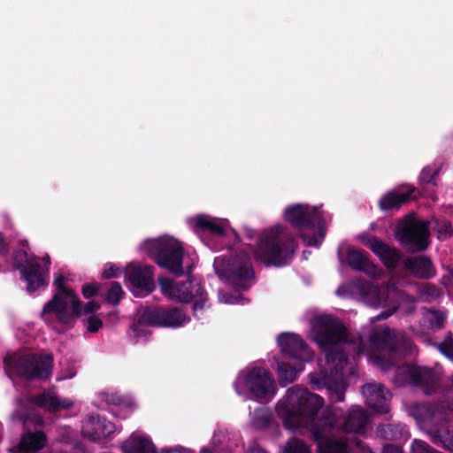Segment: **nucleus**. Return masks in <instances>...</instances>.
I'll return each mask as SVG.
<instances>
[{
  "mask_svg": "<svg viewBox=\"0 0 453 453\" xmlns=\"http://www.w3.org/2000/svg\"><path fill=\"white\" fill-rule=\"evenodd\" d=\"M283 453H311V450L302 440L293 438L287 442Z\"/></svg>",
  "mask_w": 453,
  "mask_h": 453,
  "instance_id": "obj_32",
  "label": "nucleus"
},
{
  "mask_svg": "<svg viewBox=\"0 0 453 453\" xmlns=\"http://www.w3.org/2000/svg\"><path fill=\"white\" fill-rule=\"evenodd\" d=\"M188 224L195 231L206 230L219 235L226 234L230 230L226 219H215L204 214L189 218Z\"/></svg>",
  "mask_w": 453,
  "mask_h": 453,
  "instance_id": "obj_20",
  "label": "nucleus"
},
{
  "mask_svg": "<svg viewBox=\"0 0 453 453\" xmlns=\"http://www.w3.org/2000/svg\"><path fill=\"white\" fill-rule=\"evenodd\" d=\"M141 321L166 327H178L189 321L188 317L180 309L142 308Z\"/></svg>",
  "mask_w": 453,
  "mask_h": 453,
  "instance_id": "obj_16",
  "label": "nucleus"
},
{
  "mask_svg": "<svg viewBox=\"0 0 453 453\" xmlns=\"http://www.w3.org/2000/svg\"><path fill=\"white\" fill-rule=\"evenodd\" d=\"M46 437L42 432L27 433L19 443L22 451H38L46 445Z\"/></svg>",
  "mask_w": 453,
  "mask_h": 453,
  "instance_id": "obj_26",
  "label": "nucleus"
},
{
  "mask_svg": "<svg viewBox=\"0 0 453 453\" xmlns=\"http://www.w3.org/2000/svg\"><path fill=\"white\" fill-rule=\"evenodd\" d=\"M434 439L439 441L441 445L453 451V431H449L447 427L441 426L434 434Z\"/></svg>",
  "mask_w": 453,
  "mask_h": 453,
  "instance_id": "obj_31",
  "label": "nucleus"
},
{
  "mask_svg": "<svg viewBox=\"0 0 453 453\" xmlns=\"http://www.w3.org/2000/svg\"><path fill=\"white\" fill-rule=\"evenodd\" d=\"M428 235L427 223L412 215L408 216L399 225L396 231V237L401 242L418 250L427 247Z\"/></svg>",
  "mask_w": 453,
  "mask_h": 453,
  "instance_id": "obj_15",
  "label": "nucleus"
},
{
  "mask_svg": "<svg viewBox=\"0 0 453 453\" xmlns=\"http://www.w3.org/2000/svg\"><path fill=\"white\" fill-rule=\"evenodd\" d=\"M278 344L282 353L293 364H278V372L280 382L284 385L292 382L298 372L303 369V362L313 357L312 352L306 347L303 340L295 334L283 333L278 337Z\"/></svg>",
  "mask_w": 453,
  "mask_h": 453,
  "instance_id": "obj_7",
  "label": "nucleus"
},
{
  "mask_svg": "<svg viewBox=\"0 0 453 453\" xmlns=\"http://www.w3.org/2000/svg\"><path fill=\"white\" fill-rule=\"evenodd\" d=\"M14 262L20 268L21 273L27 282V289L28 292H34L46 284L50 265L49 256L41 259L36 257L28 259L25 252L19 251L15 255Z\"/></svg>",
  "mask_w": 453,
  "mask_h": 453,
  "instance_id": "obj_13",
  "label": "nucleus"
},
{
  "mask_svg": "<svg viewBox=\"0 0 453 453\" xmlns=\"http://www.w3.org/2000/svg\"><path fill=\"white\" fill-rule=\"evenodd\" d=\"M323 398L307 389L293 387L276 406V411L284 425L293 431L308 429L318 442L316 453H352L354 448L362 453H372L357 440H333L341 431L360 434L368 421L365 411L352 407L346 416L337 409H326L322 416L315 418L317 411L323 406Z\"/></svg>",
  "mask_w": 453,
  "mask_h": 453,
  "instance_id": "obj_2",
  "label": "nucleus"
},
{
  "mask_svg": "<svg viewBox=\"0 0 453 453\" xmlns=\"http://www.w3.org/2000/svg\"><path fill=\"white\" fill-rule=\"evenodd\" d=\"M219 298L220 302H223L225 303L234 304V303H238L240 302L241 296L240 295L233 296V295H228L226 293L219 292Z\"/></svg>",
  "mask_w": 453,
  "mask_h": 453,
  "instance_id": "obj_42",
  "label": "nucleus"
},
{
  "mask_svg": "<svg viewBox=\"0 0 453 453\" xmlns=\"http://www.w3.org/2000/svg\"><path fill=\"white\" fill-rule=\"evenodd\" d=\"M12 419L13 420H19V421H25V418L22 413V406L21 403H19L18 409L13 412L12 415Z\"/></svg>",
  "mask_w": 453,
  "mask_h": 453,
  "instance_id": "obj_47",
  "label": "nucleus"
},
{
  "mask_svg": "<svg viewBox=\"0 0 453 453\" xmlns=\"http://www.w3.org/2000/svg\"><path fill=\"white\" fill-rule=\"evenodd\" d=\"M451 233V227L449 223H444L443 225V232L439 231V238H444L447 235L450 234Z\"/></svg>",
  "mask_w": 453,
  "mask_h": 453,
  "instance_id": "obj_48",
  "label": "nucleus"
},
{
  "mask_svg": "<svg viewBox=\"0 0 453 453\" xmlns=\"http://www.w3.org/2000/svg\"><path fill=\"white\" fill-rule=\"evenodd\" d=\"M411 414L418 423L423 424L430 420L441 418V409H432L429 405L418 404L412 408Z\"/></svg>",
  "mask_w": 453,
  "mask_h": 453,
  "instance_id": "obj_28",
  "label": "nucleus"
},
{
  "mask_svg": "<svg viewBox=\"0 0 453 453\" xmlns=\"http://www.w3.org/2000/svg\"><path fill=\"white\" fill-rule=\"evenodd\" d=\"M438 349L443 355L453 360V340L451 338L446 339L439 344Z\"/></svg>",
  "mask_w": 453,
  "mask_h": 453,
  "instance_id": "obj_39",
  "label": "nucleus"
},
{
  "mask_svg": "<svg viewBox=\"0 0 453 453\" xmlns=\"http://www.w3.org/2000/svg\"><path fill=\"white\" fill-rule=\"evenodd\" d=\"M283 217L301 230V238L307 246H319L325 237L326 219L319 207L297 203L285 208Z\"/></svg>",
  "mask_w": 453,
  "mask_h": 453,
  "instance_id": "obj_5",
  "label": "nucleus"
},
{
  "mask_svg": "<svg viewBox=\"0 0 453 453\" xmlns=\"http://www.w3.org/2000/svg\"><path fill=\"white\" fill-rule=\"evenodd\" d=\"M238 395L257 400L270 401L276 394V383L270 373L259 366L242 370L234 381Z\"/></svg>",
  "mask_w": 453,
  "mask_h": 453,
  "instance_id": "obj_8",
  "label": "nucleus"
},
{
  "mask_svg": "<svg viewBox=\"0 0 453 453\" xmlns=\"http://www.w3.org/2000/svg\"><path fill=\"white\" fill-rule=\"evenodd\" d=\"M123 404L128 405V403H126V400L124 399V403Z\"/></svg>",
  "mask_w": 453,
  "mask_h": 453,
  "instance_id": "obj_54",
  "label": "nucleus"
},
{
  "mask_svg": "<svg viewBox=\"0 0 453 453\" xmlns=\"http://www.w3.org/2000/svg\"><path fill=\"white\" fill-rule=\"evenodd\" d=\"M213 266L222 280L228 281L240 288H247L248 281L253 276L250 260L245 252H241L233 258L218 257L214 260Z\"/></svg>",
  "mask_w": 453,
  "mask_h": 453,
  "instance_id": "obj_12",
  "label": "nucleus"
},
{
  "mask_svg": "<svg viewBox=\"0 0 453 453\" xmlns=\"http://www.w3.org/2000/svg\"><path fill=\"white\" fill-rule=\"evenodd\" d=\"M98 291L97 284H87L82 288V294L85 298H90Z\"/></svg>",
  "mask_w": 453,
  "mask_h": 453,
  "instance_id": "obj_43",
  "label": "nucleus"
},
{
  "mask_svg": "<svg viewBox=\"0 0 453 453\" xmlns=\"http://www.w3.org/2000/svg\"><path fill=\"white\" fill-rule=\"evenodd\" d=\"M336 294L340 296L358 295L362 301L368 306L388 308V311H382L374 318V319H385L388 318L396 308L395 297L398 292L395 286L394 280H389L382 289L365 280H357L349 285L339 287L336 290Z\"/></svg>",
  "mask_w": 453,
  "mask_h": 453,
  "instance_id": "obj_6",
  "label": "nucleus"
},
{
  "mask_svg": "<svg viewBox=\"0 0 453 453\" xmlns=\"http://www.w3.org/2000/svg\"><path fill=\"white\" fill-rule=\"evenodd\" d=\"M142 313V308L139 311V316L137 322L132 326V332L130 336L134 340L135 342H139L147 339L150 334V331L145 327L150 326V324L141 321V315Z\"/></svg>",
  "mask_w": 453,
  "mask_h": 453,
  "instance_id": "obj_30",
  "label": "nucleus"
},
{
  "mask_svg": "<svg viewBox=\"0 0 453 453\" xmlns=\"http://www.w3.org/2000/svg\"><path fill=\"white\" fill-rule=\"evenodd\" d=\"M105 397L106 402H108L109 403L114 405H121L122 403H124L123 396L118 393L105 394Z\"/></svg>",
  "mask_w": 453,
  "mask_h": 453,
  "instance_id": "obj_45",
  "label": "nucleus"
},
{
  "mask_svg": "<svg viewBox=\"0 0 453 453\" xmlns=\"http://www.w3.org/2000/svg\"><path fill=\"white\" fill-rule=\"evenodd\" d=\"M411 453H440L423 441L415 440L411 445Z\"/></svg>",
  "mask_w": 453,
  "mask_h": 453,
  "instance_id": "obj_36",
  "label": "nucleus"
},
{
  "mask_svg": "<svg viewBox=\"0 0 453 453\" xmlns=\"http://www.w3.org/2000/svg\"><path fill=\"white\" fill-rule=\"evenodd\" d=\"M6 243L4 242L3 235L0 234V254L4 255L6 253Z\"/></svg>",
  "mask_w": 453,
  "mask_h": 453,
  "instance_id": "obj_52",
  "label": "nucleus"
},
{
  "mask_svg": "<svg viewBox=\"0 0 453 453\" xmlns=\"http://www.w3.org/2000/svg\"><path fill=\"white\" fill-rule=\"evenodd\" d=\"M413 191L414 189L401 193L395 191L389 192L381 197L380 206L382 210L399 208L403 203L411 199Z\"/></svg>",
  "mask_w": 453,
  "mask_h": 453,
  "instance_id": "obj_27",
  "label": "nucleus"
},
{
  "mask_svg": "<svg viewBox=\"0 0 453 453\" xmlns=\"http://www.w3.org/2000/svg\"><path fill=\"white\" fill-rule=\"evenodd\" d=\"M362 393L367 404L379 413H386L389 410L390 393L380 384H367L363 387Z\"/></svg>",
  "mask_w": 453,
  "mask_h": 453,
  "instance_id": "obj_19",
  "label": "nucleus"
},
{
  "mask_svg": "<svg viewBox=\"0 0 453 453\" xmlns=\"http://www.w3.org/2000/svg\"><path fill=\"white\" fill-rule=\"evenodd\" d=\"M438 172L439 170L437 168L426 166L421 172L420 180L426 183V185L432 184L433 186H434V179L435 176L438 174Z\"/></svg>",
  "mask_w": 453,
  "mask_h": 453,
  "instance_id": "obj_35",
  "label": "nucleus"
},
{
  "mask_svg": "<svg viewBox=\"0 0 453 453\" xmlns=\"http://www.w3.org/2000/svg\"><path fill=\"white\" fill-rule=\"evenodd\" d=\"M115 429L116 427L111 422L98 416H89L82 424L84 436L92 441L109 436L114 433Z\"/></svg>",
  "mask_w": 453,
  "mask_h": 453,
  "instance_id": "obj_21",
  "label": "nucleus"
},
{
  "mask_svg": "<svg viewBox=\"0 0 453 453\" xmlns=\"http://www.w3.org/2000/svg\"><path fill=\"white\" fill-rule=\"evenodd\" d=\"M358 238L364 245L371 249L380 258L387 267L394 268L397 265L400 255L395 249L366 234H361Z\"/></svg>",
  "mask_w": 453,
  "mask_h": 453,
  "instance_id": "obj_18",
  "label": "nucleus"
},
{
  "mask_svg": "<svg viewBox=\"0 0 453 453\" xmlns=\"http://www.w3.org/2000/svg\"><path fill=\"white\" fill-rule=\"evenodd\" d=\"M120 274V269L115 265H106L104 266L103 276L106 279L118 277Z\"/></svg>",
  "mask_w": 453,
  "mask_h": 453,
  "instance_id": "obj_40",
  "label": "nucleus"
},
{
  "mask_svg": "<svg viewBox=\"0 0 453 453\" xmlns=\"http://www.w3.org/2000/svg\"><path fill=\"white\" fill-rule=\"evenodd\" d=\"M35 403L50 411L69 409L73 406L70 399H60L54 391H47L35 398Z\"/></svg>",
  "mask_w": 453,
  "mask_h": 453,
  "instance_id": "obj_24",
  "label": "nucleus"
},
{
  "mask_svg": "<svg viewBox=\"0 0 453 453\" xmlns=\"http://www.w3.org/2000/svg\"><path fill=\"white\" fill-rule=\"evenodd\" d=\"M271 411L265 406L259 407L252 414V425L257 429L266 427L271 422Z\"/></svg>",
  "mask_w": 453,
  "mask_h": 453,
  "instance_id": "obj_29",
  "label": "nucleus"
},
{
  "mask_svg": "<svg viewBox=\"0 0 453 453\" xmlns=\"http://www.w3.org/2000/svg\"><path fill=\"white\" fill-rule=\"evenodd\" d=\"M314 340L325 351V359L319 360V373L311 375V383L319 389L326 388L334 402L344 399V374L351 372L354 355L365 353L382 370H388L404 355L412 352V343L403 332L388 328L376 329L365 346L364 338L352 341L342 322L327 315L318 317L313 325Z\"/></svg>",
  "mask_w": 453,
  "mask_h": 453,
  "instance_id": "obj_1",
  "label": "nucleus"
},
{
  "mask_svg": "<svg viewBox=\"0 0 453 453\" xmlns=\"http://www.w3.org/2000/svg\"><path fill=\"white\" fill-rule=\"evenodd\" d=\"M347 261L350 267L357 271H362L372 278L379 279L382 274V270L372 264L366 254L360 250L348 249Z\"/></svg>",
  "mask_w": 453,
  "mask_h": 453,
  "instance_id": "obj_22",
  "label": "nucleus"
},
{
  "mask_svg": "<svg viewBox=\"0 0 453 453\" xmlns=\"http://www.w3.org/2000/svg\"><path fill=\"white\" fill-rule=\"evenodd\" d=\"M422 192L424 193L425 196H428V186L427 187H425L422 190Z\"/></svg>",
  "mask_w": 453,
  "mask_h": 453,
  "instance_id": "obj_53",
  "label": "nucleus"
},
{
  "mask_svg": "<svg viewBox=\"0 0 453 453\" xmlns=\"http://www.w3.org/2000/svg\"><path fill=\"white\" fill-rule=\"evenodd\" d=\"M81 316V302L71 289L60 288L53 298L47 302L41 317L48 324L58 320L63 325H73Z\"/></svg>",
  "mask_w": 453,
  "mask_h": 453,
  "instance_id": "obj_9",
  "label": "nucleus"
},
{
  "mask_svg": "<svg viewBox=\"0 0 453 453\" xmlns=\"http://www.w3.org/2000/svg\"><path fill=\"white\" fill-rule=\"evenodd\" d=\"M65 279L63 276L59 275L55 278L54 283L58 288L57 291H58L60 288H65L64 286Z\"/></svg>",
  "mask_w": 453,
  "mask_h": 453,
  "instance_id": "obj_50",
  "label": "nucleus"
},
{
  "mask_svg": "<svg viewBox=\"0 0 453 453\" xmlns=\"http://www.w3.org/2000/svg\"><path fill=\"white\" fill-rule=\"evenodd\" d=\"M407 269L419 278H430L434 274L431 261L423 257H418L406 261Z\"/></svg>",
  "mask_w": 453,
  "mask_h": 453,
  "instance_id": "obj_25",
  "label": "nucleus"
},
{
  "mask_svg": "<svg viewBox=\"0 0 453 453\" xmlns=\"http://www.w3.org/2000/svg\"><path fill=\"white\" fill-rule=\"evenodd\" d=\"M440 291L434 286H426L424 288L422 296L426 300H432L438 297Z\"/></svg>",
  "mask_w": 453,
  "mask_h": 453,
  "instance_id": "obj_41",
  "label": "nucleus"
},
{
  "mask_svg": "<svg viewBox=\"0 0 453 453\" xmlns=\"http://www.w3.org/2000/svg\"><path fill=\"white\" fill-rule=\"evenodd\" d=\"M158 282L162 294L168 299L180 303L194 301L195 316L200 318L203 314L207 297L198 280L189 279L186 281L175 282L167 277H161Z\"/></svg>",
  "mask_w": 453,
  "mask_h": 453,
  "instance_id": "obj_10",
  "label": "nucleus"
},
{
  "mask_svg": "<svg viewBox=\"0 0 453 453\" xmlns=\"http://www.w3.org/2000/svg\"><path fill=\"white\" fill-rule=\"evenodd\" d=\"M124 453H157L150 438L143 434L134 433L123 443Z\"/></svg>",
  "mask_w": 453,
  "mask_h": 453,
  "instance_id": "obj_23",
  "label": "nucleus"
},
{
  "mask_svg": "<svg viewBox=\"0 0 453 453\" xmlns=\"http://www.w3.org/2000/svg\"><path fill=\"white\" fill-rule=\"evenodd\" d=\"M5 372L9 377L19 376L25 379H47L51 374L52 357L50 355L9 357L4 359Z\"/></svg>",
  "mask_w": 453,
  "mask_h": 453,
  "instance_id": "obj_11",
  "label": "nucleus"
},
{
  "mask_svg": "<svg viewBox=\"0 0 453 453\" xmlns=\"http://www.w3.org/2000/svg\"><path fill=\"white\" fill-rule=\"evenodd\" d=\"M246 453H266L262 448L257 445H254L250 447Z\"/></svg>",
  "mask_w": 453,
  "mask_h": 453,
  "instance_id": "obj_51",
  "label": "nucleus"
},
{
  "mask_svg": "<svg viewBox=\"0 0 453 453\" xmlns=\"http://www.w3.org/2000/svg\"><path fill=\"white\" fill-rule=\"evenodd\" d=\"M141 249L159 266L176 275L189 273L196 264V257L186 254L181 244L171 236L146 240Z\"/></svg>",
  "mask_w": 453,
  "mask_h": 453,
  "instance_id": "obj_3",
  "label": "nucleus"
},
{
  "mask_svg": "<svg viewBox=\"0 0 453 453\" xmlns=\"http://www.w3.org/2000/svg\"><path fill=\"white\" fill-rule=\"evenodd\" d=\"M124 273L127 285L134 296L142 297L153 291L155 283L150 266L130 263Z\"/></svg>",
  "mask_w": 453,
  "mask_h": 453,
  "instance_id": "obj_14",
  "label": "nucleus"
},
{
  "mask_svg": "<svg viewBox=\"0 0 453 453\" xmlns=\"http://www.w3.org/2000/svg\"><path fill=\"white\" fill-rule=\"evenodd\" d=\"M123 295L124 291L122 289V287L117 282H112L107 293L106 298L109 303L112 304H117L122 298Z\"/></svg>",
  "mask_w": 453,
  "mask_h": 453,
  "instance_id": "obj_34",
  "label": "nucleus"
},
{
  "mask_svg": "<svg viewBox=\"0 0 453 453\" xmlns=\"http://www.w3.org/2000/svg\"><path fill=\"white\" fill-rule=\"evenodd\" d=\"M295 248L294 237L287 228L274 226L261 233L254 257L266 265L281 266L291 258Z\"/></svg>",
  "mask_w": 453,
  "mask_h": 453,
  "instance_id": "obj_4",
  "label": "nucleus"
},
{
  "mask_svg": "<svg viewBox=\"0 0 453 453\" xmlns=\"http://www.w3.org/2000/svg\"><path fill=\"white\" fill-rule=\"evenodd\" d=\"M87 329L89 332L96 333L103 326V320L100 315L89 316L85 320Z\"/></svg>",
  "mask_w": 453,
  "mask_h": 453,
  "instance_id": "obj_37",
  "label": "nucleus"
},
{
  "mask_svg": "<svg viewBox=\"0 0 453 453\" xmlns=\"http://www.w3.org/2000/svg\"><path fill=\"white\" fill-rule=\"evenodd\" d=\"M383 453H403L402 449L393 445L384 447Z\"/></svg>",
  "mask_w": 453,
  "mask_h": 453,
  "instance_id": "obj_49",
  "label": "nucleus"
},
{
  "mask_svg": "<svg viewBox=\"0 0 453 453\" xmlns=\"http://www.w3.org/2000/svg\"><path fill=\"white\" fill-rule=\"evenodd\" d=\"M100 304L96 302L90 301L85 304L81 303V315L92 313L97 310H99Z\"/></svg>",
  "mask_w": 453,
  "mask_h": 453,
  "instance_id": "obj_44",
  "label": "nucleus"
},
{
  "mask_svg": "<svg viewBox=\"0 0 453 453\" xmlns=\"http://www.w3.org/2000/svg\"><path fill=\"white\" fill-rule=\"evenodd\" d=\"M160 453H192L190 449L177 445L173 447H166L160 450Z\"/></svg>",
  "mask_w": 453,
  "mask_h": 453,
  "instance_id": "obj_46",
  "label": "nucleus"
},
{
  "mask_svg": "<svg viewBox=\"0 0 453 453\" xmlns=\"http://www.w3.org/2000/svg\"><path fill=\"white\" fill-rule=\"evenodd\" d=\"M397 381L410 382L415 385L428 386L435 384L437 379L432 370L414 365H402L397 368Z\"/></svg>",
  "mask_w": 453,
  "mask_h": 453,
  "instance_id": "obj_17",
  "label": "nucleus"
},
{
  "mask_svg": "<svg viewBox=\"0 0 453 453\" xmlns=\"http://www.w3.org/2000/svg\"><path fill=\"white\" fill-rule=\"evenodd\" d=\"M76 374V367L74 365L62 364V368L58 380L72 379Z\"/></svg>",
  "mask_w": 453,
  "mask_h": 453,
  "instance_id": "obj_38",
  "label": "nucleus"
},
{
  "mask_svg": "<svg viewBox=\"0 0 453 453\" xmlns=\"http://www.w3.org/2000/svg\"><path fill=\"white\" fill-rule=\"evenodd\" d=\"M445 317L443 312L437 311H428L426 314V319L429 322L430 326L434 329L442 327Z\"/></svg>",
  "mask_w": 453,
  "mask_h": 453,
  "instance_id": "obj_33",
  "label": "nucleus"
}]
</instances>
